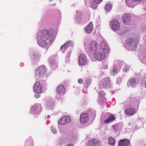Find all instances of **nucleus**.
<instances>
[{
	"label": "nucleus",
	"mask_w": 146,
	"mask_h": 146,
	"mask_svg": "<svg viewBox=\"0 0 146 146\" xmlns=\"http://www.w3.org/2000/svg\"><path fill=\"white\" fill-rule=\"evenodd\" d=\"M52 32L48 30H42L38 32L37 38V42L40 46H46L52 41Z\"/></svg>",
	"instance_id": "obj_1"
},
{
	"label": "nucleus",
	"mask_w": 146,
	"mask_h": 146,
	"mask_svg": "<svg viewBox=\"0 0 146 146\" xmlns=\"http://www.w3.org/2000/svg\"><path fill=\"white\" fill-rule=\"evenodd\" d=\"M108 47L107 43L103 42L100 45L99 50L95 51L94 54V57L99 61L105 58L106 53L108 52Z\"/></svg>",
	"instance_id": "obj_2"
},
{
	"label": "nucleus",
	"mask_w": 146,
	"mask_h": 146,
	"mask_svg": "<svg viewBox=\"0 0 146 146\" xmlns=\"http://www.w3.org/2000/svg\"><path fill=\"white\" fill-rule=\"evenodd\" d=\"M88 47L90 51L95 52L98 50L99 44L96 41L91 40L89 42Z\"/></svg>",
	"instance_id": "obj_3"
},
{
	"label": "nucleus",
	"mask_w": 146,
	"mask_h": 146,
	"mask_svg": "<svg viewBox=\"0 0 146 146\" xmlns=\"http://www.w3.org/2000/svg\"><path fill=\"white\" fill-rule=\"evenodd\" d=\"M110 25L112 29L114 31H118L120 28V24L119 21L115 19L111 21Z\"/></svg>",
	"instance_id": "obj_4"
},
{
	"label": "nucleus",
	"mask_w": 146,
	"mask_h": 146,
	"mask_svg": "<svg viewBox=\"0 0 146 146\" xmlns=\"http://www.w3.org/2000/svg\"><path fill=\"white\" fill-rule=\"evenodd\" d=\"M89 119V116L87 113H84L81 115L80 118V121L82 124H86L88 121Z\"/></svg>",
	"instance_id": "obj_5"
},
{
	"label": "nucleus",
	"mask_w": 146,
	"mask_h": 146,
	"mask_svg": "<svg viewBox=\"0 0 146 146\" xmlns=\"http://www.w3.org/2000/svg\"><path fill=\"white\" fill-rule=\"evenodd\" d=\"M33 90L36 93H42V87L40 82H35Z\"/></svg>",
	"instance_id": "obj_6"
},
{
	"label": "nucleus",
	"mask_w": 146,
	"mask_h": 146,
	"mask_svg": "<svg viewBox=\"0 0 146 146\" xmlns=\"http://www.w3.org/2000/svg\"><path fill=\"white\" fill-rule=\"evenodd\" d=\"M79 64L81 65H85L87 62V58L85 55L82 54L78 57Z\"/></svg>",
	"instance_id": "obj_7"
},
{
	"label": "nucleus",
	"mask_w": 146,
	"mask_h": 146,
	"mask_svg": "<svg viewBox=\"0 0 146 146\" xmlns=\"http://www.w3.org/2000/svg\"><path fill=\"white\" fill-rule=\"evenodd\" d=\"M71 121L70 117L68 116L62 117L58 121V123L61 125H64L67 123L70 122Z\"/></svg>",
	"instance_id": "obj_8"
},
{
	"label": "nucleus",
	"mask_w": 146,
	"mask_h": 146,
	"mask_svg": "<svg viewBox=\"0 0 146 146\" xmlns=\"http://www.w3.org/2000/svg\"><path fill=\"white\" fill-rule=\"evenodd\" d=\"M110 81L108 78H105L102 79L101 81L100 85L102 87L104 88L109 85L110 84Z\"/></svg>",
	"instance_id": "obj_9"
},
{
	"label": "nucleus",
	"mask_w": 146,
	"mask_h": 146,
	"mask_svg": "<svg viewBox=\"0 0 146 146\" xmlns=\"http://www.w3.org/2000/svg\"><path fill=\"white\" fill-rule=\"evenodd\" d=\"M130 143V141L127 139H124L120 140L118 143L119 146H127Z\"/></svg>",
	"instance_id": "obj_10"
},
{
	"label": "nucleus",
	"mask_w": 146,
	"mask_h": 146,
	"mask_svg": "<svg viewBox=\"0 0 146 146\" xmlns=\"http://www.w3.org/2000/svg\"><path fill=\"white\" fill-rule=\"evenodd\" d=\"M126 114L129 116H132L135 113V109L132 108H127L125 111Z\"/></svg>",
	"instance_id": "obj_11"
},
{
	"label": "nucleus",
	"mask_w": 146,
	"mask_h": 146,
	"mask_svg": "<svg viewBox=\"0 0 146 146\" xmlns=\"http://www.w3.org/2000/svg\"><path fill=\"white\" fill-rule=\"evenodd\" d=\"M65 88L64 86L62 84L60 85L58 87L56 91L59 94H64L65 92Z\"/></svg>",
	"instance_id": "obj_12"
},
{
	"label": "nucleus",
	"mask_w": 146,
	"mask_h": 146,
	"mask_svg": "<svg viewBox=\"0 0 146 146\" xmlns=\"http://www.w3.org/2000/svg\"><path fill=\"white\" fill-rule=\"evenodd\" d=\"M123 21L125 24L127 25L130 23V17L129 14H125L123 17Z\"/></svg>",
	"instance_id": "obj_13"
},
{
	"label": "nucleus",
	"mask_w": 146,
	"mask_h": 146,
	"mask_svg": "<svg viewBox=\"0 0 146 146\" xmlns=\"http://www.w3.org/2000/svg\"><path fill=\"white\" fill-rule=\"evenodd\" d=\"M93 24L92 22H91L90 23L85 27V31L86 33H90L93 31Z\"/></svg>",
	"instance_id": "obj_14"
},
{
	"label": "nucleus",
	"mask_w": 146,
	"mask_h": 146,
	"mask_svg": "<svg viewBox=\"0 0 146 146\" xmlns=\"http://www.w3.org/2000/svg\"><path fill=\"white\" fill-rule=\"evenodd\" d=\"M46 68L44 65L41 66L38 68L36 71V74L39 73L40 74L44 73L45 72Z\"/></svg>",
	"instance_id": "obj_15"
},
{
	"label": "nucleus",
	"mask_w": 146,
	"mask_h": 146,
	"mask_svg": "<svg viewBox=\"0 0 146 146\" xmlns=\"http://www.w3.org/2000/svg\"><path fill=\"white\" fill-rule=\"evenodd\" d=\"M115 119V117L114 115L111 114L109 115L108 118H107L106 119L104 120V122L105 123H108L109 122L113 121Z\"/></svg>",
	"instance_id": "obj_16"
},
{
	"label": "nucleus",
	"mask_w": 146,
	"mask_h": 146,
	"mask_svg": "<svg viewBox=\"0 0 146 146\" xmlns=\"http://www.w3.org/2000/svg\"><path fill=\"white\" fill-rule=\"evenodd\" d=\"M135 84V79L133 78L130 79L127 82V85L129 86H133Z\"/></svg>",
	"instance_id": "obj_17"
},
{
	"label": "nucleus",
	"mask_w": 146,
	"mask_h": 146,
	"mask_svg": "<svg viewBox=\"0 0 146 146\" xmlns=\"http://www.w3.org/2000/svg\"><path fill=\"white\" fill-rule=\"evenodd\" d=\"M70 41H67L64 43V44L60 48V50H65L68 47H69L70 45Z\"/></svg>",
	"instance_id": "obj_18"
},
{
	"label": "nucleus",
	"mask_w": 146,
	"mask_h": 146,
	"mask_svg": "<svg viewBox=\"0 0 146 146\" xmlns=\"http://www.w3.org/2000/svg\"><path fill=\"white\" fill-rule=\"evenodd\" d=\"M102 1L103 0H93V3H91V5L93 8L95 7L96 5H95L94 4V3L99 4L101 3Z\"/></svg>",
	"instance_id": "obj_19"
},
{
	"label": "nucleus",
	"mask_w": 146,
	"mask_h": 146,
	"mask_svg": "<svg viewBox=\"0 0 146 146\" xmlns=\"http://www.w3.org/2000/svg\"><path fill=\"white\" fill-rule=\"evenodd\" d=\"M109 143L110 144L114 145L115 142V139L112 137H110L108 138Z\"/></svg>",
	"instance_id": "obj_20"
},
{
	"label": "nucleus",
	"mask_w": 146,
	"mask_h": 146,
	"mask_svg": "<svg viewBox=\"0 0 146 146\" xmlns=\"http://www.w3.org/2000/svg\"><path fill=\"white\" fill-rule=\"evenodd\" d=\"M126 43L128 45H133L135 44L134 43V41L133 38L128 39L126 41Z\"/></svg>",
	"instance_id": "obj_21"
},
{
	"label": "nucleus",
	"mask_w": 146,
	"mask_h": 146,
	"mask_svg": "<svg viewBox=\"0 0 146 146\" xmlns=\"http://www.w3.org/2000/svg\"><path fill=\"white\" fill-rule=\"evenodd\" d=\"M111 6L110 4H106L105 7V9L107 11H109L111 10Z\"/></svg>",
	"instance_id": "obj_22"
},
{
	"label": "nucleus",
	"mask_w": 146,
	"mask_h": 146,
	"mask_svg": "<svg viewBox=\"0 0 146 146\" xmlns=\"http://www.w3.org/2000/svg\"><path fill=\"white\" fill-rule=\"evenodd\" d=\"M95 140L94 139L91 140L88 142V144L90 145H92L95 143Z\"/></svg>",
	"instance_id": "obj_23"
},
{
	"label": "nucleus",
	"mask_w": 146,
	"mask_h": 146,
	"mask_svg": "<svg viewBox=\"0 0 146 146\" xmlns=\"http://www.w3.org/2000/svg\"><path fill=\"white\" fill-rule=\"evenodd\" d=\"M106 95V94L103 91H101L99 93V96L100 97H103Z\"/></svg>",
	"instance_id": "obj_24"
},
{
	"label": "nucleus",
	"mask_w": 146,
	"mask_h": 146,
	"mask_svg": "<svg viewBox=\"0 0 146 146\" xmlns=\"http://www.w3.org/2000/svg\"><path fill=\"white\" fill-rule=\"evenodd\" d=\"M51 65L52 67V69L53 70L55 69L58 67L54 63H53V64H51Z\"/></svg>",
	"instance_id": "obj_25"
},
{
	"label": "nucleus",
	"mask_w": 146,
	"mask_h": 146,
	"mask_svg": "<svg viewBox=\"0 0 146 146\" xmlns=\"http://www.w3.org/2000/svg\"><path fill=\"white\" fill-rule=\"evenodd\" d=\"M118 125H113V129L116 131L117 130Z\"/></svg>",
	"instance_id": "obj_26"
},
{
	"label": "nucleus",
	"mask_w": 146,
	"mask_h": 146,
	"mask_svg": "<svg viewBox=\"0 0 146 146\" xmlns=\"http://www.w3.org/2000/svg\"><path fill=\"white\" fill-rule=\"evenodd\" d=\"M83 80L82 79L80 78L78 80V82L80 84H82L83 83Z\"/></svg>",
	"instance_id": "obj_27"
},
{
	"label": "nucleus",
	"mask_w": 146,
	"mask_h": 146,
	"mask_svg": "<svg viewBox=\"0 0 146 146\" xmlns=\"http://www.w3.org/2000/svg\"><path fill=\"white\" fill-rule=\"evenodd\" d=\"M35 96L36 98H38L40 97V96L38 94H36L35 95Z\"/></svg>",
	"instance_id": "obj_28"
},
{
	"label": "nucleus",
	"mask_w": 146,
	"mask_h": 146,
	"mask_svg": "<svg viewBox=\"0 0 146 146\" xmlns=\"http://www.w3.org/2000/svg\"><path fill=\"white\" fill-rule=\"evenodd\" d=\"M52 132L54 134L56 133V131L55 129H53L52 130Z\"/></svg>",
	"instance_id": "obj_29"
},
{
	"label": "nucleus",
	"mask_w": 146,
	"mask_h": 146,
	"mask_svg": "<svg viewBox=\"0 0 146 146\" xmlns=\"http://www.w3.org/2000/svg\"><path fill=\"white\" fill-rule=\"evenodd\" d=\"M116 71H117L116 68H114L113 69V72H116Z\"/></svg>",
	"instance_id": "obj_30"
},
{
	"label": "nucleus",
	"mask_w": 146,
	"mask_h": 146,
	"mask_svg": "<svg viewBox=\"0 0 146 146\" xmlns=\"http://www.w3.org/2000/svg\"><path fill=\"white\" fill-rule=\"evenodd\" d=\"M132 1H141V0H132Z\"/></svg>",
	"instance_id": "obj_31"
},
{
	"label": "nucleus",
	"mask_w": 146,
	"mask_h": 146,
	"mask_svg": "<svg viewBox=\"0 0 146 146\" xmlns=\"http://www.w3.org/2000/svg\"><path fill=\"white\" fill-rule=\"evenodd\" d=\"M67 146H74L73 145H72V144H69Z\"/></svg>",
	"instance_id": "obj_32"
},
{
	"label": "nucleus",
	"mask_w": 146,
	"mask_h": 146,
	"mask_svg": "<svg viewBox=\"0 0 146 146\" xmlns=\"http://www.w3.org/2000/svg\"><path fill=\"white\" fill-rule=\"evenodd\" d=\"M145 88H146V81L145 82Z\"/></svg>",
	"instance_id": "obj_33"
},
{
	"label": "nucleus",
	"mask_w": 146,
	"mask_h": 146,
	"mask_svg": "<svg viewBox=\"0 0 146 146\" xmlns=\"http://www.w3.org/2000/svg\"><path fill=\"white\" fill-rule=\"evenodd\" d=\"M50 117V116L49 115H48L47 116L48 119H49Z\"/></svg>",
	"instance_id": "obj_34"
},
{
	"label": "nucleus",
	"mask_w": 146,
	"mask_h": 146,
	"mask_svg": "<svg viewBox=\"0 0 146 146\" xmlns=\"http://www.w3.org/2000/svg\"><path fill=\"white\" fill-rule=\"evenodd\" d=\"M36 107V105H34L33 106V108H35V107Z\"/></svg>",
	"instance_id": "obj_35"
},
{
	"label": "nucleus",
	"mask_w": 146,
	"mask_h": 146,
	"mask_svg": "<svg viewBox=\"0 0 146 146\" xmlns=\"http://www.w3.org/2000/svg\"><path fill=\"white\" fill-rule=\"evenodd\" d=\"M126 3H127V0H126Z\"/></svg>",
	"instance_id": "obj_36"
}]
</instances>
